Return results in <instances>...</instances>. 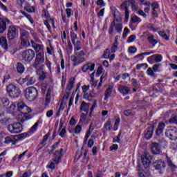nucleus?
<instances>
[{
  "label": "nucleus",
  "mask_w": 177,
  "mask_h": 177,
  "mask_svg": "<svg viewBox=\"0 0 177 177\" xmlns=\"http://www.w3.org/2000/svg\"><path fill=\"white\" fill-rule=\"evenodd\" d=\"M147 60L149 63H153L151 61L155 60L156 63H160V62H162V55L155 54L151 57H149L147 58Z\"/></svg>",
  "instance_id": "nucleus-18"
},
{
  "label": "nucleus",
  "mask_w": 177,
  "mask_h": 177,
  "mask_svg": "<svg viewBox=\"0 0 177 177\" xmlns=\"http://www.w3.org/2000/svg\"><path fill=\"white\" fill-rule=\"evenodd\" d=\"M66 12L67 17L68 18L71 17V15H73V12L71 11V8H67L66 10Z\"/></svg>",
  "instance_id": "nucleus-57"
},
{
  "label": "nucleus",
  "mask_w": 177,
  "mask_h": 177,
  "mask_svg": "<svg viewBox=\"0 0 177 177\" xmlns=\"http://www.w3.org/2000/svg\"><path fill=\"white\" fill-rule=\"evenodd\" d=\"M154 131V126H150L147 129L145 136L146 139H151L153 138V131Z\"/></svg>",
  "instance_id": "nucleus-19"
},
{
  "label": "nucleus",
  "mask_w": 177,
  "mask_h": 177,
  "mask_svg": "<svg viewBox=\"0 0 177 177\" xmlns=\"http://www.w3.org/2000/svg\"><path fill=\"white\" fill-rule=\"evenodd\" d=\"M82 91H83V93H84V96H85L86 94L88 93L87 92L89 91V86H86V85L83 86Z\"/></svg>",
  "instance_id": "nucleus-52"
},
{
  "label": "nucleus",
  "mask_w": 177,
  "mask_h": 177,
  "mask_svg": "<svg viewBox=\"0 0 177 177\" xmlns=\"http://www.w3.org/2000/svg\"><path fill=\"white\" fill-rule=\"evenodd\" d=\"M6 31V21L0 18V34H3Z\"/></svg>",
  "instance_id": "nucleus-28"
},
{
  "label": "nucleus",
  "mask_w": 177,
  "mask_h": 177,
  "mask_svg": "<svg viewBox=\"0 0 177 177\" xmlns=\"http://www.w3.org/2000/svg\"><path fill=\"white\" fill-rule=\"evenodd\" d=\"M22 57L24 62H26V63H31L32 59L35 57V51H34L32 49L25 50L23 52Z\"/></svg>",
  "instance_id": "nucleus-8"
},
{
  "label": "nucleus",
  "mask_w": 177,
  "mask_h": 177,
  "mask_svg": "<svg viewBox=\"0 0 177 177\" xmlns=\"http://www.w3.org/2000/svg\"><path fill=\"white\" fill-rule=\"evenodd\" d=\"M142 67H145L144 70H146V68H147V67H149V65H147V64H137V66H136L137 70H140V68H142Z\"/></svg>",
  "instance_id": "nucleus-45"
},
{
  "label": "nucleus",
  "mask_w": 177,
  "mask_h": 177,
  "mask_svg": "<svg viewBox=\"0 0 177 177\" xmlns=\"http://www.w3.org/2000/svg\"><path fill=\"white\" fill-rule=\"evenodd\" d=\"M115 28L117 31V32H121L122 31V24H118L115 25Z\"/></svg>",
  "instance_id": "nucleus-43"
},
{
  "label": "nucleus",
  "mask_w": 177,
  "mask_h": 177,
  "mask_svg": "<svg viewBox=\"0 0 177 177\" xmlns=\"http://www.w3.org/2000/svg\"><path fill=\"white\" fill-rule=\"evenodd\" d=\"M137 50L138 49L136 48V47H129L128 49V52L129 53H135Z\"/></svg>",
  "instance_id": "nucleus-55"
},
{
  "label": "nucleus",
  "mask_w": 177,
  "mask_h": 177,
  "mask_svg": "<svg viewBox=\"0 0 177 177\" xmlns=\"http://www.w3.org/2000/svg\"><path fill=\"white\" fill-rule=\"evenodd\" d=\"M44 62H45V55H44V53H38L36 55V58L35 60V63L33 64V67L35 68H37L39 64H42V63H44Z\"/></svg>",
  "instance_id": "nucleus-11"
},
{
  "label": "nucleus",
  "mask_w": 177,
  "mask_h": 177,
  "mask_svg": "<svg viewBox=\"0 0 177 177\" xmlns=\"http://www.w3.org/2000/svg\"><path fill=\"white\" fill-rule=\"evenodd\" d=\"M28 134H27V133H21V134H19L18 136H17L16 137L18 138V139H23L24 138H26V136H28Z\"/></svg>",
  "instance_id": "nucleus-58"
},
{
  "label": "nucleus",
  "mask_w": 177,
  "mask_h": 177,
  "mask_svg": "<svg viewBox=\"0 0 177 177\" xmlns=\"http://www.w3.org/2000/svg\"><path fill=\"white\" fill-rule=\"evenodd\" d=\"M103 176H104V174H103V172L100 171H97L95 177H103Z\"/></svg>",
  "instance_id": "nucleus-64"
},
{
  "label": "nucleus",
  "mask_w": 177,
  "mask_h": 177,
  "mask_svg": "<svg viewBox=\"0 0 177 177\" xmlns=\"http://www.w3.org/2000/svg\"><path fill=\"white\" fill-rule=\"evenodd\" d=\"M169 124H177V115L171 118L169 120Z\"/></svg>",
  "instance_id": "nucleus-50"
},
{
  "label": "nucleus",
  "mask_w": 177,
  "mask_h": 177,
  "mask_svg": "<svg viewBox=\"0 0 177 177\" xmlns=\"http://www.w3.org/2000/svg\"><path fill=\"white\" fill-rule=\"evenodd\" d=\"M118 48V41H115L111 48V53H115V50H117Z\"/></svg>",
  "instance_id": "nucleus-38"
},
{
  "label": "nucleus",
  "mask_w": 177,
  "mask_h": 177,
  "mask_svg": "<svg viewBox=\"0 0 177 177\" xmlns=\"http://www.w3.org/2000/svg\"><path fill=\"white\" fill-rule=\"evenodd\" d=\"M81 129H82V127L80 125H77L75 128V133H80L81 132Z\"/></svg>",
  "instance_id": "nucleus-56"
},
{
  "label": "nucleus",
  "mask_w": 177,
  "mask_h": 177,
  "mask_svg": "<svg viewBox=\"0 0 177 177\" xmlns=\"http://www.w3.org/2000/svg\"><path fill=\"white\" fill-rule=\"evenodd\" d=\"M67 38V35L66 34V31H64L62 34V43L66 44V41H64V39Z\"/></svg>",
  "instance_id": "nucleus-62"
},
{
  "label": "nucleus",
  "mask_w": 177,
  "mask_h": 177,
  "mask_svg": "<svg viewBox=\"0 0 177 177\" xmlns=\"http://www.w3.org/2000/svg\"><path fill=\"white\" fill-rule=\"evenodd\" d=\"M0 103H1L3 107H8L9 106V100L6 97L0 98Z\"/></svg>",
  "instance_id": "nucleus-32"
},
{
  "label": "nucleus",
  "mask_w": 177,
  "mask_h": 177,
  "mask_svg": "<svg viewBox=\"0 0 177 177\" xmlns=\"http://www.w3.org/2000/svg\"><path fill=\"white\" fill-rule=\"evenodd\" d=\"M18 111H20L24 116L21 118V122H24V121L27 120V117L26 115H28V113H31V109L24 104L23 102H20L17 104Z\"/></svg>",
  "instance_id": "nucleus-3"
},
{
  "label": "nucleus",
  "mask_w": 177,
  "mask_h": 177,
  "mask_svg": "<svg viewBox=\"0 0 177 177\" xmlns=\"http://www.w3.org/2000/svg\"><path fill=\"white\" fill-rule=\"evenodd\" d=\"M24 96L29 102H34L38 97V90L34 86L28 87L25 91Z\"/></svg>",
  "instance_id": "nucleus-2"
},
{
  "label": "nucleus",
  "mask_w": 177,
  "mask_h": 177,
  "mask_svg": "<svg viewBox=\"0 0 177 177\" xmlns=\"http://www.w3.org/2000/svg\"><path fill=\"white\" fill-rule=\"evenodd\" d=\"M136 39V35H132L128 39V42H133Z\"/></svg>",
  "instance_id": "nucleus-60"
},
{
  "label": "nucleus",
  "mask_w": 177,
  "mask_h": 177,
  "mask_svg": "<svg viewBox=\"0 0 177 177\" xmlns=\"http://www.w3.org/2000/svg\"><path fill=\"white\" fill-rule=\"evenodd\" d=\"M111 93H113V86L109 85L107 89L105 91L104 100L107 102V100H109V98L111 97Z\"/></svg>",
  "instance_id": "nucleus-23"
},
{
  "label": "nucleus",
  "mask_w": 177,
  "mask_h": 177,
  "mask_svg": "<svg viewBox=\"0 0 177 177\" xmlns=\"http://www.w3.org/2000/svg\"><path fill=\"white\" fill-rule=\"evenodd\" d=\"M120 121L121 120H120V118H118V119L115 120V127H116V128H114L113 131H117L118 129V126L120 125Z\"/></svg>",
  "instance_id": "nucleus-54"
},
{
  "label": "nucleus",
  "mask_w": 177,
  "mask_h": 177,
  "mask_svg": "<svg viewBox=\"0 0 177 177\" xmlns=\"http://www.w3.org/2000/svg\"><path fill=\"white\" fill-rule=\"evenodd\" d=\"M160 66H161V64H154L152 67V70H153L155 73H157V71H158V68H160Z\"/></svg>",
  "instance_id": "nucleus-53"
},
{
  "label": "nucleus",
  "mask_w": 177,
  "mask_h": 177,
  "mask_svg": "<svg viewBox=\"0 0 177 177\" xmlns=\"http://www.w3.org/2000/svg\"><path fill=\"white\" fill-rule=\"evenodd\" d=\"M104 59H109V57H110V49L106 48L104 51Z\"/></svg>",
  "instance_id": "nucleus-41"
},
{
  "label": "nucleus",
  "mask_w": 177,
  "mask_h": 177,
  "mask_svg": "<svg viewBox=\"0 0 177 177\" xmlns=\"http://www.w3.org/2000/svg\"><path fill=\"white\" fill-rule=\"evenodd\" d=\"M88 70L93 71V70H95V64L88 63L87 64L84 65L82 68V71H83V73H86Z\"/></svg>",
  "instance_id": "nucleus-20"
},
{
  "label": "nucleus",
  "mask_w": 177,
  "mask_h": 177,
  "mask_svg": "<svg viewBox=\"0 0 177 177\" xmlns=\"http://www.w3.org/2000/svg\"><path fill=\"white\" fill-rule=\"evenodd\" d=\"M131 21L132 23H140L142 20L138 16H134L131 18Z\"/></svg>",
  "instance_id": "nucleus-49"
},
{
  "label": "nucleus",
  "mask_w": 177,
  "mask_h": 177,
  "mask_svg": "<svg viewBox=\"0 0 177 177\" xmlns=\"http://www.w3.org/2000/svg\"><path fill=\"white\" fill-rule=\"evenodd\" d=\"M114 27H115V15H114V20L111 23L110 27L109 28V35H113V32L114 31Z\"/></svg>",
  "instance_id": "nucleus-31"
},
{
  "label": "nucleus",
  "mask_w": 177,
  "mask_h": 177,
  "mask_svg": "<svg viewBox=\"0 0 177 177\" xmlns=\"http://www.w3.org/2000/svg\"><path fill=\"white\" fill-rule=\"evenodd\" d=\"M70 37L71 42L74 46V52L75 55V56H71V60L73 62V66L81 64V63L85 62V57H84V56H85V53H84L83 50H81V49H82V44L81 43V41L78 39V35L73 30L70 32ZM78 50L80 51L78 52Z\"/></svg>",
  "instance_id": "nucleus-1"
},
{
  "label": "nucleus",
  "mask_w": 177,
  "mask_h": 177,
  "mask_svg": "<svg viewBox=\"0 0 177 177\" xmlns=\"http://www.w3.org/2000/svg\"><path fill=\"white\" fill-rule=\"evenodd\" d=\"M8 131L10 133H20V132L23 131V125L20 122L8 124Z\"/></svg>",
  "instance_id": "nucleus-7"
},
{
  "label": "nucleus",
  "mask_w": 177,
  "mask_h": 177,
  "mask_svg": "<svg viewBox=\"0 0 177 177\" xmlns=\"http://www.w3.org/2000/svg\"><path fill=\"white\" fill-rule=\"evenodd\" d=\"M124 115H126V117H129L131 115H135V112H133L132 109H128V110L124 111Z\"/></svg>",
  "instance_id": "nucleus-36"
},
{
  "label": "nucleus",
  "mask_w": 177,
  "mask_h": 177,
  "mask_svg": "<svg viewBox=\"0 0 177 177\" xmlns=\"http://www.w3.org/2000/svg\"><path fill=\"white\" fill-rule=\"evenodd\" d=\"M153 167L159 171L160 174H162L167 167V164L162 160H156L153 162Z\"/></svg>",
  "instance_id": "nucleus-9"
},
{
  "label": "nucleus",
  "mask_w": 177,
  "mask_h": 177,
  "mask_svg": "<svg viewBox=\"0 0 177 177\" xmlns=\"http://www.w3.org/2000/svg\"><path fill=\"white\" fill-rule=\"evenodd\" d=\"M141 162L144 167L149 168L151 162V156L149 153L145 152L144 154L141 156Z\"/></svg>",
  "instance_id": "nucleus-10"
},
{
  "label": "nucleus",
  "mask_w": 177,
  "mask_h": 177,
  "mask_svg": "<svg viewBox=\"0 0 177 177\" xmlns=\"http://www.w3.org/2000/svg\"><path fill=\"white\" fill-rule=\"evenodd\" d=\"M151 151L152 154H161V145L158 142H152L151 145Z\"/></svg>",
  "instance_id": "nucleus-15"
},
{
  "label": "nucleus",
  "mask_w": 177,
  "mask_h": 177,
  "mask_svg": "<svg viewBox=\"0 0 177 177\" xmlns=\"http://www.w3.org/2000/svg\"><path fill=\"white\" fill-rule=\"evenodd\" d=\"M21 45L23 48H30V33L27 30H22L20 35Z\"/></svg>",
  "instance_id": "nucleus-4"
},
{
  "label": "nucleus",
  "mask_w": 177,
  "mask_h": 177,
  "mask_svg": "<svg viewBox=\"0 0 177 177\" xmlns=\"http://www.w3.org/2000/svg\"><path fill=\"white\" fill-rule=\"evenodd\" d=\"M129 6H131L130 3H128V1H124L122 3V4L120 5V9H122V10L124 11V14H125V19L127 20H128V19H129V10L128 9H129Z\"/></svg>",
  "instance_id": "nucleus-14"
},
{
  "label": "nucleus",
  "mask_w": 177,
  "mask_h": 177,
  "mask_svg": "<svg viewBox=\"0 0 177 177\" xmlns=\"http://www.w3.org/2000/svg\"><path fill=\"white\" fill-rule=\"evenodd\" d=\"M49 133H48L47 134H46L45 136H44L43 137V140L41 142V144L42 145V146H45V145H46V140H48V138H49Z\"/></svg>",
  "instance_id": "nucleus-42"
},
{
  "label": "nucleus",
  "mask_w": 177,
  "mask_h": 177,
  "mask_svg": "<svg viewBox=\"0 0 177 177\" xmlns=\"http://www.w3.org/2000/svg\"><path fill=\"white\" fill-rule=\"evenodd\" d=\"M8 38L10 40L15 39L17 35H19V31L16 29V28L13 26H10L8 28Z\"/></svg>",
  "instance_id": "nucleus-12"
},
{
  "label": "nucleus",
  "mask_w": 177,
  "mask_h": 177,
  "mask_svg": "<svg viewBox=\"0 0 177 177\" xmlns=\"http://www.w3.org/2000/svg\"><path fill=\"white\" fill-rule=\"evenodd\" d=\"M51 93H52V91H50V89H48L47 91V93L46 95V103H47V104L50 103V99H51L50 94Z\"/></svg>",
  "instance_id": "nucleus-35"
},
{
  "label": "nucleus",
  "mask_w": 177,
  "mask_h": 177,
  "mask_svg": "<svg viewBox=\"0 0 177 177\" xmlns=\"http://www.w3.org/2000/svg\"><path fill=\"white\" fill-rule=\"evenodd\" d=\"M165 135L170 140H177V128L175 127H168L165 130Z\"/></svg>",
  "instance_id": "nucleus-6"
},
{
  "label": "nucleus",
  "mask_w": 177,
  "mask_h": 177,
  "mask_svg": "<svg viewBox=\"0 0 177 177\" xmlns=\"http://www.w3.org/2000/svg\"><path fill=\"white\" fill-rule=\"evenodd\" d=\"M33 48L35 49V52L38 53V52L42 49V45L36 44Z\"/></svg>",
  "instance_id": "nucleus-48"
},
{
  "label": "nucleus",
  "mask_w": 177,
  "mask_h": 177,
  "mask_svg": "<svg viewBox=\"0 0 177 177\" xmlns=\"http://www.w3.org/2000/svg\"><path fill=\"white\" fill-rule=\"evenodd\" d=\"M38 125H39V121L36 122L35 124L30 128L29 133H34V132L38 129Z\"/></svg>",
  "instance_id": "nucleus-34"
},
{
  "label": "nucleus",
  "mask_w": 177,
  "mask_h": 177,
  "mask_svg": "<svg viewBox=\"0 0 177 177\" xmlns=\"http://www.w3.org/2000/svg\"><path fill=\"white\" fill-rule=\"evenodd\" d=\"M153 71V68H149L147 71V75L153 77V75H154V72Z\"/></svg>",
  "instance_id": "nucleus-59"
},
{
  "label": "nucleus",
  "mask_w": 177,
  "mask_h": 177,
  "mask_svg": "<svg viewBox=\"0 0 177 177\" xmlns=\"http://www.w3.org/2000/svg\"><path fill=\"white\" fill-rule=\"evenodd\" d=\"M0 123H1L2 125H8V124H9V119H8V118H3L0 120Z\"/></svg>",
  "instance_id": "nucleus-47"
},
{
  "label": "nucleus",
  "mask_w": 177,
  "mask_h": 177,
  "mask_svg": "<svg viewBox=\"0 0 177 177\" xmlns=\"http://www.w3.org/2000/svg\"><path fill=\"white\" fill-rule=\"evenodd\" d=\"M74 82H75V79L74 77H71L66 87V91H68V92H70V91L73 89L74 86Z\"/></svg>",
  "instance_id": "nucleus-30"
},
{
  "label": "nucleus",
  "mask_w": 177,
  "mask_h": 177,
  "mask_svg": "<svg viewBox=\"0 0 177 177\" xmlns=\"http://www.w3.org/2000/svg\"><path fill=\"white\" fill-rule=\"evenodd\" d=\"M45 68V65L42 64L37 71V74L39 76V81H45L46 80L47 73L42 71Z\"/></svg>",
  "instance_id": "nucleus-13"
},
{
  "label": "nucleus",
  "mask_w": 177,
  "mask_h": 177,
  "mask_svg": "<svg viewBox=\"0 0 177 177\" xmlns=\"http://www.w3.org/2000/svg\"><path fill=\"white\" fill-rule=\"evenodd\" d=\"M22 82L24 84L26 82V85L28 86L30 85H33V84H35V77L27 75L25 78L22 79Z\"/></svg>",
  "instance_id": "nucleus-17"
},
{
  "label": "nucleus",
  "mask_w": 177,
  "mask_h": 177,
  "mask_svg": "<svg viewBox=\"0 0 177 177\" xmlns=\"http://www.w3.org/2000/svg\"><path fill=\"white\" fill-rule=\"evenodd\" d=\"M0 46H2L6 50H8V40L5 37H0Z\"/></svg>",
  "instance_id": "nucleus-29"
},
{
  "label": "nucleus",
  "mask_w": 177,
  "mask_h": 177,
  "mask_svg": "<svg viewBox=\"0 0 177 177\" xmlns=\"http://www.w3.org/2000/svg\"><path fill=\"white\" fill-rule=\"evenodd\" d=\"M89 106H91V103H86L85 101L82 102L80 111L88 113V111H89Z\"/></svg>",
  "instance_id": "nucleus-26"
},
{
  "label": "nucleus",
  "mask_w": 177,
  "mask_h": 177,
  "mask_svg": "<svg viewBox=\"0 0 177 177\" xmlns=\"http://www.w3.org/2000/svg\"><path fill=\"white\" fill-rule=\"evenodd\" d=\"M95 96V91H91V92L88 94V93L84 96V99H86L88 100V102H91L92 100V97Z\"/></svg>",
  "instance_id": "nucleus-33"
},
{
  "label": "nucleus",
  "mask_w": 177,
  "mask_h": 177,
  "mask_svg": "<svg viewBox=\"0 0 177 177\" xmlns=\"http://www.w3.org/2000/svg\"><path fill=\"white\" fill-rule=\"evenodd\" d=\"M159 35H160V37H162V38H163V39H165L166 41H168V39H169L165 32H159Z\"/></svg>",
  "instance_id": "nucleus-46"
},
{
  "label": "nucleus",
  "mask_w": 177,
  "mask_h": 177,
  "mask_svg": "<svg viewBox=\"0 0 177 177\" xmlns=\"http://www.w3.org/2000/svg\"><path fill=\"white\" fill-rule=\"evenodd\" d=\"M147 28H148V30H149V31H153L154 32H156V31H157V28L154 27V25H153L151 24H149L147 25Z\"/></svg>",
  "instance_id": "nucleus-44"
},
{
  "label": "nucleus",
  "mask_w": 177,
  "mask_h": 177,
  "mask_svg": "<svg viewBox=\"0 0 177 177\" xmlns=\"http://www.w3.org/2000/svg\"><path fill=\"white\" fill-rule=\"evenodd\" d=\"M111 120H109L104 124V128L106 131H111Z\"/></svg>",
  "instance_id": "nucleus-39"
},
{
  "label": "nucleus",
  "mask_w": 177,
  "mask_h": 177,
  "mask_svg": "<svg viewBox=\"0 0 177 177\" xmlns=\"http://www.w3.org/2000/svg\"><path fill=\"white\" fill-rule=\"evenodd\" d=\"M118 91L122 93V95L127 96V95L131 92V88L127 86H120L118 88Z\"/></svg>",
  "instance_id": "nucleus-21"
},
{
  "label": "nucleus",
  "mask_w": 177,
  "mask_h": 177,
  "mask_svg": "<svg viewBox=\"0 0 177 177\" xmlns=\"http://www.w3.org/2000/svg\"><path fill=\"white\" fill-rule=\"evenodd\" d=\"M26 10L27 12H29L30 13H32V12L35 11V8H34V6H31V7H26Z\"/></svg>",
  "instance_id": "nucleus-61"
},
{
  "label": "nucleus",
  "mask_w": 177,
  "mask_h": 177,
  "mask_svg": "<svg viewBox=\"0 0 177 177\" xmlns=\"http://www.w3.org/2000/svg\"><path fill=\"white\" fill-rule=\"evenodd\" d=\"M164 128H165V123L160 122L158 124V127L156 130V133L158 136L162 133Z\"/></svg>",
  "instance_id": "nucleus-24"
},
{
  "label": "nucleus",
  "mask_w": 177,
  "mask_h": 177,
  "mask_svg": "<svg viewBox=\"0 0 177 177\" xmlns=\"http://www.w3.org/2000/svg\"><path fill=\"white\" fill-rule=\"evenodd\" d=\"M95 145V142L93 141V139H90L88 142V147L91 148Z\"/></svg>",
  "instance_id": "nucleus-63"
},
{
  "label": "nucleus",
  "mask_w": 177,
  "mask_h": 177,
  "mask_svg": "<svg viewBox=\"0 0 177 177\" xmlns=\"http://www.w3.org/2000/svg\"><path fill=\"white\" fill-rule=\"evenodd\" d=\"M16 142H17V140H16V138H15L14 136H8L5 138L4 140V143H6V145L12 143L11 146H15L16 145Z\"/></svg>",
  "instance_id": "nucleus-22"
},
{
  "label": "nucleus",
  "mask_w": 177,
  "mask_h": 177,
  "mask_svg": "<svg viewBox=\"0 0 177 177\" xmlns=\"http://www.w3.org/2000/svg\"><path fill=\"white\" fill-rule=\"evenodd\" d=\"M21 13H22V15H24L27 19H29L31 24H32L34 23V19H32V17H31V15H28L27 12H26L24 11H21Z\"/></svg>",
  "instance_id": "nucleus-40"
},
{
  "label": "nucleus",
  "mask_w": 177,
  "mask_h": 177,
  "mask_svg": "<svg viewBox=\"0 0 177 177\" xmlns=\"http://www.w3.org/2000/svg\"><path fill=\"white\" fill-rule=\"evenodd\" d=\"M167 165H169L171 169H175L176 168V165H174V163H172V160H171V159L168 157H167Z\"/></svg>",
  "instance_id": "nucleus-37"
},
{
  "label": "nucleus",
  "mask_w": 177,
  "mask_h": 177,
  "mask_svg": "<svg viewBox=\"0 0 177 177\" xmlns=\"http://www.w3.org/2000/svg\"><path fill=\"white\" fill-rule=\"evenodd\" d=\"M128 34H129V29L128 28H124L123 31V39H125L128 36Z\"/></svg>",
  "instance_id": "nucleus-51"
},
{
  "label": "nucleus",
  "mask_w": 177,
  "mask_h": 177,
  "mask_svg": "<svg viewBox=\"0 0 177 177\" xmlns=\"http://www.w3.org/2000/svg\"><path fill=\"white\" fill-rule=\"evenodd\" d=\"M6 91L11 97H19L21 93L20 89L14 84H8L6 86Z\"/></svg>",
  "instance_id": "nucleus-5"
},
{
  "label": "nucleus",
  "mask_w": 177,
  "mask_h": 177,
  "mask_svg": "<svg viewBox=\"0 0 177 177\" xmlns=\"http://www.w3.org/2000/svg\"><path fill=\"white\" fill-rule=\"evenodd\" d=\"M148 41L152 46H156L157 44H158V41L157 39L154 38V35H148Z\"/></svg>",
  "instance_id": "nucleus-27"
},
{
  "label": "nucleus",
  "mask_w": 177,
  "mask_h": 177,
  "mask_svg": "<svg viewBox=\"0 0 177 177\" xmlns=\"http://www.w3.org/2000/svg\"><path fill=\"white\" fill-rule=\"evenodd\" d=\"M63 148H61L59 151H56L54 153V158L53 159V162L54 164H59L62 157H63Z\"/></svg>",
  "instance_id": "nucleus-16"
},
{
  "label": "nucleus",
  "mask_w": 177,
  "mask_h": 177,
  "mask_svg": "<svg viewBox=\"0 0 177 177\" xmlns=\"http://www.w3.org/2000/svg\"><path fill=\"white\" fill-rule=\"evenodd\" d=\"M16 69H17L18 74H23V73H24V71H26V67H24V65L21 62H18L17 64Z\"/></svg>",
  "instance_id": "nucleus-25"
}]
</instances>
